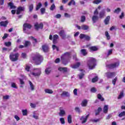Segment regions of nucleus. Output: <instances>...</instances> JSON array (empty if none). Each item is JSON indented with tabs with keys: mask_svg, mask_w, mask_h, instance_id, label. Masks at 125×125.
Returning <instances> with one entry per match:
<instances>
[{
	"mask_svg": "<svg viewBox=\"0 0 125 125\" xmlns=\"http://www.w3.org/2000/svg\"><path fill=\"white\" fill-rule=\"evenodd\" d=\"M87 59V65L90 70H93L96 66V60L92 57H89Z\"/></svg>",
	"mask_w": 125,
	"mask_h": 125,
	"instance_id": "obj_1",
	"label": "nucleus"
},
{
	"mask_svg": "<svg viewBox=\"0 0 125 125\" xmlns=\"http://www.w3.org/2000/svg\"><path fill=\"white\" fill-rule=\"evenodd\" d=\"M34 62L36 65H40L42 62V57L40 54H36L33 58Z\"/></svg>",
	"mask_w": 125,
	"mask_h": 125,
	"instance_id": "obj_2",
	"label": "nucleus"
},
{
	"mask_svg": "<svg viewBox=\"0 0 125 125\" xmlns=\"http://www.w3.org/2000/svg\"><path fill=\"white\" fill-rule=\"evenodd\" d=\"M33 71H35V72L30 71V74L34 77H40L42 74V69L41 68H33Z\"/></svg>",
	"mask_w": 125,
	"mask_h": 125,
	"instance_id": "obj_3",
	"label": "nucleus"
},
{
	"mask_svg": "<svg viewBox=\"0 0 125 125\" xmlns=\"http://www.w3.org/2000/svg\"><path fill=\"white\" fill-rule=\"evenodd\" d=\"M19 57V53H16L15 54L13 53H11L9 55V59L13 62H15L18 60V58Z\"/></svg>",
	"mask_w": 125,
	"mask_h": 125,
	"instance_id": "obj_4",
	"label": "nucleus"
},
{
	"mask_svg": "<svg viewBox=\"0 0 125 125\" xmlns=\"http://www.w3.org/2000/svg\"><path fill=\"white\" fill-rule=\"evenodd\" d=\"M104 76L105 77H106L107 79H111L113 78V77L116 76V73H115V72H108L105 73Z\"/></svg>",
	"mask_w": 125,
	"mask_h": 125,
	"instance_id": "obj_5",
	"label": "nucleus"
},
{
	"mask_svg": "<svg viewBox=\"0 0 125 125\" xmlns=\"http://www.w3.org/2000/svg\"><path fill=\"white\" fill-rule=\"evenodd\" d=\"M32 28V25L29 23H25L23 25V30L24 33H27V28L31 29Z\"/></svg>",
	"mask_w": 125,
	"mask_h": 125,
	"instance_id": "obj_6",
	"label": "nucleus"
},
{
	"mask_svg": "<svg viewBox=\"0 0 125 125\" xmlns=\"http://www.w3.org/2000/svg\"><path fill=\"white\" fill-rule=\"evenodd\" d=\"M69 58H71V53L70 52H66L61 57V59H69Z\"/></svg>",
	"mask_w": 125,
	"mask_h": 125,
	"instance_id": "obj_7",
	"label": "nucleus"
},
{
	"mask_svg": "<svg viewBox=\"0 0 125 125\" xmlns=\"http://www.w3.org/2000/svg\"><path fill=\"white\" fill-rule=\"evenodd\" d=\"M79 38L81 39H85L86 41H90V37L85 34H81L79 36Z\"/></svg>",
	"mask_w": 125,
	"mask_h": 125,
	"instance_id": "obj_8",
	"label": "nucleus"
},
{
	"mask_svg": "<svg viewBox=\"0 0 125 125\" xmlns=\"http://www.w3.org/2000/svg\"><path fill=\"white\" fill-rule=\"evenodd\" d=\"M88 117H89V114L87 115L86 116H82L80 118V120L82 122V124H85V123L87 122V119H88Z\"/></svg>",
	"mask_w": 125,
	"mask_h": 125,
	"instance_id": "obj_9",
	"label": "nucleus"
},
{
	"mask_svg": "<svg viewBox=\"0 0 125 125\" xmlns=\"http://www.w3.org/2000/svg\"><path fill=\"white\" fill-rule=\"evenodd\" d=\"M119 65H120V63L119 62H114V63L109 64L108 68L110 69H114V68H117V67H118Z\"/></svg>",
	"mask_w": 125,
	"mask_h": 125,
	"instance_id": "obj_10",
	"label": "nucleus"
},
{
	"mask_svg": "<svg viewBox=\"0 0 125 125\" xmlns=\"http://www.w3.org/2000/svg\"><path fill=\"white\" fill-rule=\"evenodd\" d=\"M34 26L36 30H39V29H42V28H43V24H42V23H41L39 24V23H36Z\"/></svg>",
	"mask_w": 125,
	"mask_h": 125,
	"instance_id": "obj_11",
	"label": "nucleus"
},
{
	"mask_svg": "<svg viewBox=\"0 0 125 125\" xmlns=\"http://www.w3.org/2000/svg\"><path fill=\"white\" fill-rule=\"evenodd\" d=\"M59 115L60 117H64V116L66 115V111H65L64 109H62V107H60Z\"/></svg>",
	"mask_w": 125,
	"mask_h": 125,
	"instance_id": "obj_12",
	"label": "nucleus"
},
{
	"mask_svg": "<svg viewBox=\"0 0 125 125\" xmlns=\"http://www.w3.org/2000/svg\"><path fill=\"white\" fill-rule=\"evenodd\" d=\"M59 35L60 37H62L63 40H65V39H66V34H65V31L64 30H61L59 32Z\"/></svg>",
	"mask_w": 125,
	"mask_h": 125,
	"instance_id": "obj_13",
	"label": "nucleus"
},
{
	"mask_svg": "<svg viewBox=\"0 0 125 125\" xmlns=\"http://www.w3.org/2000/svg\"><path fill=\"white\" fill-rule=\"evenodd\" d=\"M24 9H25V8H24L23 7H19L17 10L16 14L18 15L20 14V13H21V12L24 11Z\"/></svg>",
	"mask_w": 125,
	"mask_h": 125,
	"instance_id": "obj_14",
	"label": "nucleus"
},
{
	"mask_svg": "<svg viewBox=\"0 0 125 125\" xmlns=\"http://www.w3.org/2000/svg\"><path fill=\"white\" fill-rule=\"evenodd\" d=\"M33 115L32 117L34 119H35V120H39V116L40 115V114L37 112V111H34L33 113Z\"/></svg>",
	"mask_w": 125,
	"mask_h": 125,
	"instance_id": "obj_15",
	"label": "nucleus"
},
{
	"mask_svg": "<svg viewBox=\"0 0 125 125\" xmlns=\"http://www.w3.org/2000/svg\"><path fill=\"white\" fill-rule=\"evenodd\" d=\"M81 65L80 62H77L75 64H72L71 65V68L72 69H77V68H79Z\"/></svg>",
	"mask_w": 125,
	"mask_h": 125,
	"instance_id": "obj_16",
	"label": "nucleus"
},
{
	"mask_svg": "<svg viewBox=\"0 0 125 125\" xmlns=\"http://www.w3.org/2000/svg\"><path fill=\"white\" fill-rule=\"evenodd\" d=\"M42 50L43 52H48V46L47 45H44L42 46Z\"/></svg>",
	"mask_w": 125,
	"mask_h": 125,
	"instance_id": "obj_17",
	"label": "nucleus"
},
{
	"mask_svg": "<svg viewBox=\"0 0 125 125\" xmlns=\"http://www.w3.org/2000/svg\"><path fill=\"white\" fill-rule=\"evenodd\" d=\"M59 38V36L57 35H55L53 37V43H56L57 42V40H58V38Z\"/></svg>",
	"mask_w": 125,
	"mask_h": 125,
	"instance_id": "obj_18",
	"label": "nucleus"
},
{
	"mask_svg": "<svg viewBox=\"0 0 125 125\" xmlns=\"http://www.w3.org/2000/svg\"><path fill=\"white\" fill-rule=\"evenodd\" d=\"M7 24H8V21H1L0 22V26H1L2 27H6V26H7Z\"/></svg>",
	"mask_w": 125,
	"mask_h": 125,
	"instance_id": "obj_19",
	"label": "nucleus"
},
{
	"mask_svg": "<svg viewBox=\"0 0 125 125\" xmlns=\"http://www.w3.org/2000/svg\"><path fill=\"white\" fill-rule=\"evenodd\" d=\"M110 21V16H107L104 21V23L105 25H108L109 22Z\"/></svg>",
	"mask_w": 125,
	"mask_h": 125,
	"instance_id": "obj_20",
	"label": "nucleus"
},
{
	"mask_svg": "<svg viewBox=\"0 0 125 125\" xmlns=\"http://www.w3.org/2000/svg\"><path fill=\"white\" fill-rule=\"evenodd\" d=\"M89 29V27L87 25L83 24L81 26V29L84 30V31H86V30H88Z\"/></svg>",
	"mask_w": 125,
	"mask_h": 125,
	"instance_id": "obj_21",
	"label": "nucleus"
},
{
	"mask_svg": "<svg viewBox=\"0 0 125 125\" xmlns=\"http://www.w3.org/2000/svg\"><path fill=\"white\" fill-rule=\"evenodd\" d=\"M109 105H105L104 106L103 108V111H104V113L106 114V113H108V109H109Z\"/></svg>",
	"mask_w": 125,
	"mask_h": 125,
	"instance_id": "obj_22",
	"label": "nucleus"
},
{
	"mask_svg": "<svg viewBox=\"0 0 125 125\" xmlns=\"http://www.w3.org/2000/svg\"><path fill=\"white\" fill-rule=\"evenodd\" d=\"M59 71H60V72H67L68 71V68L67 67H59L58 68Z\"/></svg>",
	"mask_w": 125,
	"mask_h": 125,
	"instance_id": "obj_23",
	"label": "nucleus"
},
{
	"mask_svg": "<svg viewBox=\"0 0 125 125\" xmlns=\"http://www.w3.org/2000/svg\"><path fill=\"white\" fill-rule=\"evenodd\" d=\"M89 49L91 51H97V50H98V48L95 46H93L90 47Z\"/></svg>",
	"mask_w": 125,
	"mask_h": 125,
	"instance_id": "obj_24",
	"label": "nucleus"
},
{
	"mask_svg": "<svg viewBox=\"0 0 125 125\" xmlns=\"http://www.w3.org/2000/svg\"><path fill=\"white\" fill-rule=\"evenodd\" d=\"M100 18H103L105 16V11H102L99 13Z\"/></svg>",
	"mask_w": 125,
	"mask_h": 125,
	"instance_id": "obj_25",
	"label": "nucleus"
},
{
	"mask_svg": "<svg viewBox=\"0 0 125 125\" xmlns=\"http://www.w3.org/2000/svg\"><path fill=\"white\" fill-rule=\"evenodd\" d=\"M68 59H61L63 65H67L68 64L69 61Z\"/></svg>",
	"mask_w": 125,
	"mask_h": 125,
	"instance_id": "obj_26",
	"label": "nucleus"
},
{
	"mask_svg": "<svg viewBox=\"0 0 125 125\" xmlns=\"http://www.w3.org/2000/svg\"><path fill=\"white\" fill-rule=\"evenodd\" d=\"M44 92L46 93H48V94H52L53 93V91L50 89H45Z\"/></svg>",
	"mask_w": 125,
	"mask_h": 125,
	"instance_id": "obj_27",
	"label": "nucleus"
},
{
	"mask_svg": "<svg viewBox=\"0 0 125 125\" xmlns=\"http://www.w3.org/2000/svg\"><path fill=\"white\" fill-rule=\"evenodd\" d=\"M29 83L30 85L31 90H32V91L35 90V86L34 85V84H33V83L31 81H29Z\"/></svg>",
	"mask_w": 125,
	"mask_h": 125,
	"instance_id": "obj_28",
	"label": "nucleus"
},
{
	"mask_svg": "<svg viewBox=\"0 0 125 125\" xmlns=\"http://www.w3.org/2000/svg\"><path fill=\"white\" fill-rule=\"evenodd\" d=\"M102 111V108L101 107H99L97 110H95V116H98L100 112Z\"/></svg>",
	"mask_w": 125,
	"mask_h": 125,
	"instance_id": "obj_29",
	"label": "nucleus"
},
{
	"mask_svg": "<svg viewBox=\"0 0 125 125\" xmlns=\"http://www.w3.org/2000/svg\"><path fill=\"white\" fill-rule=\"evenodd\" d=\"M8 6H10L11 9H15V8H16V6L14 5V4L12 2L9 3Z\"/></svg>",
	"mask_w": 125,
	"mask_h": 125,
	"instance_id": "obj_30",
	"label": "nucleus"
},
{
	"mask_svg": "<svg viewBox=\"0 0 125 125\" xmlns=\"http://www.w3.org/2000/svg\"><path fill=\"white\" fill-rule=\"evenodd\" d=\"M62 96H66V97H69L70 96V94L68 92L63 91L62 93Z\"/></svg>",
	"mask_w": 125,
	"mask_h": 125,
	"instance_id": "obj_31",
	"label": "nucleus"
},
{
	"mask_svg": "<svg viewBox=\"0 0 125 125\" xmlns=\"http://www.w3.org/2000/svg\"><path fill=\"white\" fill-rule=\"evenodd\" d=\"M81 52L82 53V54H83V56H85V55H86V54H87V52L86 51V50L85 49H83L81 50Z\"/></svg>",
	"mask_w": 125,
	"mask_h": 125,
	"instance_id": "obj_32",
	"label": "nucleus"
},
{
	"mask_svg": "<svg viewBox=\"0 0 125 125\" xmlns=\"http://www.w3.org/2000/svg\"><path fill=\"white\" fill-rule=\"evenodd\" d=\"M98 20V17L97 16L94 15L92 17V21H93V23H95Z\"/></svg>",
	"mask_w": 125,
	"mask_h": 125,
	"instance_id": "obj_33",
	"label": "nucleus"
},
{
	"mask_svg": "<svg viewBox=\"0 0 125 125\" xmlns=\"http://www.w3.org/2000/svg\"><path fill=\"white\" fill-rule=\"evenodd\" d=\"M105 37H106V40L108 41L111 40V37L110 36V35H109V33L108 31H105Z\"/></svg>",
	"mask_w": 125,
	"mask_h": 125,
	"instance_id": "obj_34",
	"label": "nucleus"
},
{
	"mask_svg": "<svg viewBox=\"0 0 125 125\" xmlns=\"http://www.w3.org/2000/svg\"><path fill=\"white\" fill-rule=\"evenodd\" d=\"M42 4L41 2L38 3L36 6V10L38 11L40 8H41V7H42Z\"/></svg>",
	"mask_w": 125,
	"mask_h": 125,
	"instance_id": "obj_35",
	"label": "nucleus"
},
{
	"mask_svg": "<svg viewBox=\"0 0 125 125\" xmlns=\"http://www.w3.org/2000/svg\"><path fill=\"white\" fill-rule=\"evenodd\" d=\"M67 122L68 124H72V115H69L67 117Z\"/></svg>",
	"mask_w": 125,
	"mask_h": 125,
	"instance_id": "obj_36",
	"label": "nucleus"
},
{
	"mask_svg": "<svg viewBox=\"0 0 125 125\" xmlns=\"http://www.w3.org/2000/svg\"><path fill=\"white\" fill-rule=\"evenodd\" d=\"M76 5V1H75V0H71V1L68 3V5L69 6L72 5Z\"/></svg>",
	"mask_w": 125,
	"mask_h": 125,
	"instance_id": "obj_37",
	"label": "nucleus"
},
{
	"mask_svg": "<svg viewBox=\"0 0 125 125\" xmlns=\"http://www.w3.org/2000/svg\"><path fill=\"white\" fill-rule=\"evenodd\" d=\"M87 104V100H84L82 103V106H83V107H85Z\"/></svg>",
	"mask_w": 125,
	"mask_h": 125,
	"instance_id": "obj_38",
	"label": "nucleus"
},
{
	"mask_svg": "<svg viewBox=\"0 0 125 125\" xmlns=\"http://www.w3.org/2000/svg\"><path fill=\"white\" fill-rule=\"evenodd\" d=\"M50 72H51V69H50V68H47L45 70L46 75H49Z\"/></svg>",
	"mask_w": 125,
	"mask_h": 125,
	"instance_id": "obj_39",
	"label": "nucleus"
},
{
	"mask_svg": "<svg viewBox=\"0 0 125 125\" xmlns=\"http://www.w3.org/2000/svg\"><path fill=\"white\" fill-rule=\"evenodd\" d=\"M31 45V42L30 41H25L24 42V46L27 47V46H29Z\"/></svg>",
	"mask_w": 125,
	"mask_h": 125,
	"instance_id": "obj_40",
	"label": "nucleus"
},
{
	"mask_svg": "<svg viewBox=\"0 0 125 125\" xmlns=\"http://www.w3.org/2000/svg\"><path fill=\"white\" fill-rule=\"evenodd\" d=\"M22 112L23 116H27L28 115V110L27 109H23Z\"/></svg>",
	"mask_w": 125,
	"mask_h": 125,
	"instance_id": "obj_41",
	"label": "nucleus"
},
{
	"mask_svg": "<svg viewBox=\"0 0 125 125\" xmlns=\"http://www.w3.org/2000/svg\"><path fill=\"white\" fill-rule=\"evenodd\" d=\"M97 96H98V99H99L100 100H101V101H104V98L102 97V96L101 95V94H98Z\"/></svg>",
	"mask_w": 125,
	"mask_h": 125,
	"instance_id": "obj_42",
	"label": "nucleus"
},
{
	"mask_svg": "<svg viewBox=\"0 0 125 125\" xmlns=\"http://www.w3.org/2000/svg\"><path fill=\"white\" fill-rule=\"evenodd\" d=\"M85 16H82L81 18V22H82V23H83V22H85Z\"/></svg>",
	"mask_w": 125,
	"mask_h": 125,
	"instance_id": "obj_43",
	"label": "nucleus"
},
{
	"mask_svg": "<svg viewBox=\"0 0 125 125\" xmlns=\"http://www.w3.org/2000/svg\"><path fill=\"white\" fill-rule=\"evenodd\" d=\"M118 117L120 118H122V117H125V111H123L121 113H120L118 115Z\"/></svg>",
	"mask_w": 125,
	"mask_h": 125,
	"instance_id": "obj_44",
	"label": "nucleus"
},
{
	"mask_svg": "<svg viewBox=\"0 0 125 125\" xmlns=\"http://www.w3.org/2000/svg\"><path fill=\"white\" fill-rule=\"evenodd\" d=\"M78 77L80 80H82V79L84 77V74L83 73H80L78 75Z\"/></svg>",
	"mask_w": 125,
	"mask_h": 125,
	"instance_id": "obj_45",
	"label": "nucleus"
},
{
	"mask_svg": "<svg viewBox=\"0 0 125 125\" xmlns=\"http://www.w3.org/2000/svg\"><path fill=\"white\" fill-rule=\"evenodd\" d=\"M29 9L30 12H31V11H33V9H34V4H30L29 6Z\"/></svg>",
	"mask_w": 125,
	"mask_h": 125,
	"instance_id": "obj_46",
	"label": "nucleus"
},
{
	"mask_svg": "<svg viewBox=\"0 0 125 125\" xmlns=\"http://www.w3.org/2000/svg\"><path fill=\"white\" fill-rule=\"evenodd\" d=\"M60 121L61 122V123L62 124V125H64L65 119H64V118H61L60 119Z\"/></svg>",
	"mask_w": 125,
	"mask_h": 125,
	"instance_id": "obj_47",
	"label": "nucleus"
},
{
	"mask_svg": "<svg viewBox=\"0 0 125 125\" xmlns=\"http://www.w3.org/2000/svg\"><path fill=\"white\" fill-rule=\"evenodd\" d=\"M10 97V96L9 95H5L3 96V99L4 100H8Z\"/></svg>",
	"mask_w": 125,
	"mask_h": 125,
	"instance_id": "obj_48",
	"label": "nucleus"
},
{
	"mask_svg": "<svg viewBox=\"0 0 125 125\" xmlns=\"http://www.w3.org/2000/svg\"><path fill=\"white\" fill-rule=\"evenodd\" d=\"M30 69H31V67L30 66L26 65L25 67V71H27V72H30Z\"/></svg>",
	"mask_w": 125,
	"mask_h": 125,
	"instance_id": "obj_49",
	"label": "nucleus"
},
{
	"mask_svg": "<svg viewBox=\"0 0 125 125\" xmlns=\"http://www.w3.org/2000/svg\"><path fill=\"white\" fill-rule=\"evenodd\" d=\"M102 1L101 0H95L93 1V3H95V4H98L100 3Z\"/></svg>",
	"mask_w": 125,
	"mask_h": 125,
	"instance_id": "obj_50",
	"label": "nucleus"
},
{
	"mask_svg": "<svg viewBox=\"0 0 125 125\" xmlns=\"http://www.w3.org/2000/svg\"><path fill=\"white\" fill-rule=\"evenodd\" d=\"M97 81H98V77L97 76L95 77V78L92 79V83H96V82H97Z\"/></svg>",
	"mask_w": 125,
	"mask_h": 125,
	"instance_id": "obj_51",
	"label": "nucleus"
},
{
	"mask_svg": "<svg viewBox=\"0 0 125 125\" xmlns=\"http://www.w3.org/2000/svg\"><path fill=\"white\" fill-rule=\"evenodd\" d=\"M4 45H5V46H8V47L10 46V45H11V42H5Z\"/></svg>",
	"mask_w": 125,
	"mask_h": 125,
	"instance_id": "obj_52",
	"label": "nucleus"
},
{
	"mask_svg": "<svg viewBox=\"0 0 125 125\" xmlns=\"http://www.w3.org/2000/svg\"><path fill=\"white\" fill-rule=\"evenodd\" d=\"M55 8H56V7L55 6V4H53L50 8V10H51L52 11H53L54 9H55Z\"/></svg>",
	"mask_w": 125,
	"mask_h": 125,
	"instance_id": "obj_53",
	"label": "nucleus"
},
{
	"mask_svg": "<svg viewBox=\"0 0 125 125\" xmlns=\"http://www.w3.org/2000/svg\"><path fill=\"white\" fill-rule=\"evenodd\" d=\"M100 121V119H91V122H92L93 123H98Z\"/></svg>",
	"mask_w": 125,
	"mask_h": 125,
	"instance_id": "obj_54",
	"label": "nucleus"
},
{
	"mask_svg": "<svg viewBox=\"0 0 125 125\" xmlns=\"http://www.w3.org/2000/svg\"><path fill=\"white\" fill-rule=\"evenodd\" d=\"M52 48H53V50H54V49H56L57 50V51H59V49L58 48V47L56 46V45H52Z\"/></svg>",
	"mask_w": 125,
	"mask_h": 125,
	"instance_id": "obj_55",
	"label": "nucleus"
},
{
	"mask_svg": "<svg viewBox=\"0 0 125 125\" xmlns=\"http://www.w3.org/2000/svg\"><path fill=\"white\" fill-rule=\"evenodd\" d=\"M55 18H57V19H60V18H61V14H58L54 16Z\"/></svg>",
	"mask_w": 125,
	"mask_h": 125,
	"instance_id": "obj_56",
	"label": "nucleus"
},
{
	"mask_svg": "<svg viewBox=\"0 0 125 125\" xmlns=\"http://www.w3.org/2000/svg\"><path fill=\"white\" fill-rule=\"evenodd\" d=\"M75 111L76 112H77V113H79V114L80 113H82V110H81V109L79 107H75Z\"/></svg>",
	"mask_w": 125,
	"mask_h": 125,
	"instance_id": "obj_57",
	"label": "nucleus"
},
{
	"mask_svg": "<svg viewBox=\"0 0 125 125\" xmlns=\"http://www.w3.org/2000/svg\"><path fill=\"white\" fill-rule=\"evenodd\" d=\"M11 87H13V88H17V86H16V84L14 83H11Z\"/></svg>",
	"mask_w": 125,
	"mask_h": 125,
	"instance_id": "obj_58",
	"label": "nucleus"
},
{
	"mask_svg": "<svg viewBox=\"0 0 125 125\" xmlns=\"http://www.w3.org/2000/svg\"><path fill=\"white\" fill-rule=\"evenodd\" d=\"M121 11V9L120 8H118L117 9H115L114 11V13H119Z\"/></svg>",
	"mask_w": 125,
	"mask_h": 125,
	"instance_id": "obj_59",
	"label": "nucleus"
},
{
	"mask_svg": "<svg viewBox=\"0 0 125 125\" xmlns=\"http://www.w3.org/2000/svg\"><path fill=\"white\" fill-rule=\"evenodd\" d=\"M123 96H124V93L121 92L118 97V99H121L123 98Z\"/></svg>",
	"mask_w": 125,
	"mask_h": 125,
	"instance_id": "obj_60",
	"label": "nucleus"
},
{
	"mask_svg": "<svg viewBox=\"0 0 125 125\" xmlns=\"http://www.w3.org/2000/svg\"><path fill=\"white\" fill-rule=\"evenodd\" d=\"M113 53V49L109 50L107 53V56H109V55H111Z\"/></svg>",
	"mask_w": 125,
	"mask_h": 125,
	"instance_id": "obj_61",
	"label": "nucleus"
},
{
	"mask_svg": "<svg viewBox=\"0 0 125 125\" xmlns=\"http://www.w3.org/2000/svg\"><path fill=\"white\" fill-rule=\"evenodd\" d=\"M98 9H96L94 12V15L97 16L98 15Z\"/></svg>",
	"mask_w": 125,
	"mask_h": 125,
	"instance_id": "obj_62",
	"label": "nucleus"
},
{
	"mask_svg": "<svg viewBox=\"0 0 125 125\" xmlns=\"http://www.w3.org/2000/svg\"><path fill=\"white\" fill-rule=\"evenodd\" d=\"M64 17H65L66 18H70V17H71V15L65 13H64Z\"/></svg>",
	"mask_w": 125,
	"mask_h": 125,
	"instance_id": "obj_63",
	"label": "nucleus"
},
{
	"mask_svg": "<svg viewBox=\"0 0 125 125\" xmlns=\"http://www.w3.org/2000/svg\"><path fill=\"white\" fill-rule=\"evenodd\" d=\"M97 91L96 88L95 87H92L91 88V92H93V93H95V92Z\"/></svg>",
	"mask_w": 125,
	"mask_h": 125,
	"instance_id": "obj_64",
	"label": "nucleus"
}]
</instances>
